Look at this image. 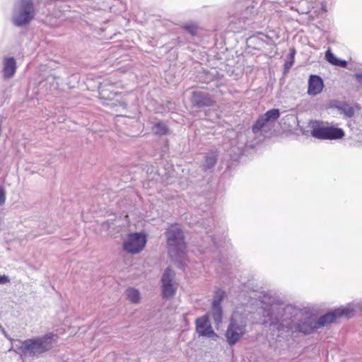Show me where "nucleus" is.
I'll list each match as a JSON object with an SVG mask.
<instances>
[{"instance_id":"6e6552de","label":"nucleus","mask_w":362,"mask_h":362,"mask_svg":"<svg viewBox=\"0 0 362 362\" xmlns=\"http://www.w3.org/2000/svg\"><path fill=\"white\" fill-rule=\"evenodd\" d=\"M174 272L168 268L162 277V293L164 298H169L174 296L176 288L172 284V281L174 277Z\"/></svg>"},{"instance_id":"1a4fd4ad","label":"nucleus","mask_w":362,"mask_h":362,"mask_svg":"<svg viewBox=\"0 0 362 362\" xmlns=\"http://www.w3.org/2000/svg\"><path fill=\"white\" fill-rule=\"evenodd\" d=\"M280 116L278 109H272L259 117L252 126V131L255 133L261 130L267 122L277 119Z\"/></svg>"},{"instance_id":"f03ea898","label":"nucleus","mask_w":362,"mask_h":362,"mask_svg":"<svg viewBox=\"0 0 362 362\" xmlns=\"http://www.w3.org/2000/svg\"><path fill=\"white\" fill-rule=\"evenodd\" d=\"M311 135L318 139L335 140L344 136L342 129L329 125L327 122L315 121L311 124Z\"/></svg>"},{"instance_id":"39448f33","label":"nucleus","mask_w":362,"mask_h":362,"mask_svg":"<svg viewBox=\"0 0 362 362\" xmlns=\"http://www.w3.org/2000/svg\"><path fill=\"white\" fill-rule=\"evenodd\" d=\"M167 243L175 250L182 252L185 249L183 233L177 224L169 227L167 231Z\"/></svg>"},{"instance_id":"b1692460","label":"nucleus","mask_w":362,"mask_h":362,"mask_svg":"<svg viewBox=\"0 0 362 362\" xmlns=\"http://www.w3.org/2000/svg\"><path fill=\"white\" fill-rule=\"evenodd\" d=\"M341 110L344 114L348 117H351L354 115V110L352 107L346 106L343 107Z\"/></svg>"},{"instance_id":"4be33fe9","label":"nucleus","mask_w":362,"mask_h":362,"mask_svg":"<svg viewBox=\"0 0 362 362\" xmlns=\"http://www.w3.org/2000/svg\"><path fill=\"white\" fill-rule=\"evenodd\" d=\"M224 297H225V292L221 289H218L215 292L214 300L213 301V303L216 304V305L217 304L221 305V301L223 300Z\"/></svg>"},{"instance_id":"bb28decb","label":"nucleus","mask_w":362,"mask_h":362,"mask_svg":"<svg viewBox=\"0 0 362 362\" xmlns=\"http://www.w3.org/2000/svg\"><path fill=\"white\" fill-rule=\"evenodd\" d=\"M10 281L8 276L6 275H0V284H7Z\"/></svg>"},{"instance_id":"393cba45","label":"nucleus","mask_w":362,"mask_h":362,"mask_svg":"<svg viewBox=\"0 0 362 362\" xmlns=\"http://www.w3.org/2000/svg\"><path fill=\"white\" fill-rule=\"evenodd\" d=\"M185 28L189 31L192 35H196V33H197V28L193 25H186L185 27Z\"/></svg>"},{"instance_id":"9d476101","label":"nucleus","mask_w":362,"mask_h":362,"mask_svg":"<svg viewBox=\"0 0 362 362\" xmlns=\"http://www.w3.org/2000/svg\"><path fill=\"white\" fill-rule=\"evenodd\" d=\"M192 102L197 107H211L216 103L211 95L200 91L192 93Z\"/></svg>"},{"instance_id":"f257e3e1","label":"nucleus","mask_w":362,"mask_h":362,"mask_svg":"<svg viewBox=\"0 0 362 362\" xmlns=\"http://www.w3.org/2000/svg\"><path fill=\"white\" fill-rule=\"evenodd\" d=\"M58 335L52 332L42 337H33L22 341L19 351L23 355L39 356L50 351L57 343Z\"/></svg>"},{"instance_id":"5701e85b","label":"nucleus","mask_w":362,"mask_h":362,"mask_svg":"<svg viewBox=\"0 0 362 362\" xmlns=\"http://www.w3.org/2000/svg\"><path fill=\"white\" fill-rule=\"evenodd\" d=\"M206 165L208 168L213 167L216 163V158L214 156L206 157Z\"/></svg>"},{"instance_id":"ddd939ff","label":"nucleus","mask_w":362,"mask_h":362,"mask_svg":"<svg viewBox=\"0 0 362 362\" xmlns=\"http://www.w3.org/2000/svg\"><path fill=\"white\" fill-rule=\"evenodd\" d=\"M337 319L335 310L332 312L327 313L325 315L321 316L317 321L315 322L317 327H322L329 325L334 322Z\"/></svg>"},{"instance_id":"2eb2a0df","label":"nucleus","mask_w":362,"mask_h":362,"mask_svg":"<svg viewBox=\"0 0 362 362\" xmlns=\"http://www.w3.org/2000/svg\"><path fill=\"white\" fill-rule=\"evenodd\" d=\"M319 327H316L315 322L314 323L310 322H304L301 324H298L296 330L299 332H303L305 334H310L316 331Z\"/></svg>"},{"instance_id":"7ed1b4c3","label":"nucleus","mask_w":362,"mask_h":362,"mask_svg":"<svg viewBox=\"0 0 362 362\" xmlns=\"http://www.w3.org/2000/svg\"><path fill=\"white\" fill-rule=\"evenodd\" d=\"M35 11L32 0H21L18 13L13 17L16 26L28 24L35 17Z\"/></svg>"},{"instance_id":"dca6fc26","label":"nucleus","mask_w":362,"mask_h":362,"mask_svg":"<svg viewBox=\"0 0 362 362\" xmlns=\"http://www.w3.org/2000/svg\"><path fill=\"white\" fill-rule=\"evenodd\" d=\"M153 130L154 134L158 136L166 135L170 132L168 125L161 121L156 122L153 124Z\"/></svg>"},{"instance_id":"9b49d317","label":"nucleus","mask_w":362,"mask_h":362,"mask_svg":"<svg viewBox=\"0 0 362 362\" xmlns=\"http://www.w3.org/2000/svg\"><path fill=\"white\" fill-rule=\"evenodd\" d=\"M324 88L322 79L317 75H310L308 79V94L315 96L320 93Z\"/></svg>"},{"instance_id":"4468645a","label":"nucleus","mask_w":362,"mask_h":362,"mask_svg":"<svg viewBox=\"0 0 362 362\" xmlns=\"http://www.w3.org/2000/svg\"><path fill=\"white\" fill-rule=\"evenodd\" d=\"M327 61L332 65L345 68L347 66V62L344 59H339L329 49L325 52Z\"/></svg>"},{"instance_id":"412c9836","label":"nucleus","mask_w":362,"mask_h":362,"mask_svg":"<svg viewBox=\"0 0 362 362\" xmlns=\"http://www.w3.org/2000/svg\"><path fill=\"white\" fill-rule=\"evenodd\" d=\"M295 54H296V50L294 48H292L291 49V52L287 57V60L286 61V63H285V69H290L293 63H294V58H295Z\"/></svg>"},{"instance_id":"a211bd4d","label":"nucleus","mask_w":362,"mask_h":362,"mask_svg":"<svg viewBox=\"0 0 362 362\" xmlns=\"http://www.w3.org/2000/svg\"><path fill=\"white\" fill-rule=\"evenodd\" d=\"M117 95V92H112L109 88L103 87L100 90V98L105 100H111Z\"/></svg>"},{"instance_id":"423d86ee","label":"nucleus","mask_w":362,"mask_h":362,"mask_svg":"<svg viewBox=\"0 0 362 362\" xmlns=\"http://www.w3.org/2000/svg\"><path fill=\"white\" fill-rule=\"evenodd\" d=\"M245 322L241 321L240 323H238L233 317L231 319L230 323L226 332V337L230 345L237 343L243 336L245 332Z\"/></svg>"},{"instance_id":"aec40b11","label":"nucleus","mask_w":362,"mask_h":362,"mask_svg":"<svg viewBox=\"0 0 362 362\" xmlns=\"http://www.w3.org/2000/svg\"><path fill=\"white\" fill-rule=\"evenodd\" d=\"M127 295L128 297V299L134 303H137L139 301L140 299V294L139 291L134 288H129L127 291Z\"/></svg>"},{"instance_id":"6ab92c4d","label":"nucleus","mask_w":362,"mask_h":362,"mask_svg":"<svg viewBox=\"0 0 362 362\" xmlns=\"http://www.w3.org/2000/svg\"><path fill=\"white\" fill-rule=\"evenodd\" d=\"M336 315L337 318L341 317L342 316L346 317L348 318L352 317L354 315V310L350 308H339L335 309Z\"/></svg>"},{"instance_id":"0eeeda50","label":"nucleus","mask_w":362,"mask_h":362,"mask_svg":"<svg viewBox=\"0 0 362 362\" xmlns=\"http://www.w3.org/2000/svg\"><path fill=\"white\" fill-rule=\"evenodd\" d=\"M196 331L202 337L216 339L218 335L213 330L208 315L197 318L195 321Z\"/></svg>"},{"instance_id":"20e7f679","label":"nucleus","mask_w":362,"mask_h":362,"mask_svg":"<svg viewBox=\"0 0 362 362\" xmlns=\"http://www.w3.org/2000/svg\"><path fill=\"white\" fill-rule=\"evenodd\" d=\"M146 245V236L143 233H132L123 243L122 247L127 253L134 255L141 252Z\"/></svg>"},{"instance_id":"f8f14e48","label":"nucleus","mask_w":362,"mask_h":362,"mask_svg":"<svg viewBox=\"0 0 362 362\" xmlns=\"http://www.w3.org/2000/svg\"><path fill=\"white\" fill-rule=\"evenodd\" d=\"M16 71V63L13 57L6 58L4 61V77L5 78H11Z\"/></svg>"},{"instance_id":"cd10ccee","label":"nucleus","mask_w":362,"mask_h":362,"mask_svg":"<svg viewBox=\"0 0 362 362\" xmlns=\"http://www.w3.org/2000/svg\"><path fill=\"white\" fill-rule=\"evenodd\" d=\"M356 78L358 81V82L362 85V74H356Z\"/></svg>"},{"instance_id":"f3484780","label":"nucleus","mask_w":362,"mask_h":362,"mask_svg":"<svg viewBox=\"0 0 362 362\" xmlns=\"http://www.w3.org/2000/svg\"><path fill=\"white\" fill-rule=\"evenodd\" d=\"M212 317L216 323H220L222 320V308L219 304L213 303Z\"/></svg>"},{"instance_id":"a878e982","label":"nucleus","mask_w":362,"mask_h":362,"mask_svg":"<svg viewBox=\"0 0 362 362\" xmlns=\"http://www.w3.org/2000/svg\"><path fill=\"white\" fill-rule=\"evenodd\" d=\"M6 195L5 192L2 187H0V206L3 205L5 202Z\"/></svg>"}]
</instances>
